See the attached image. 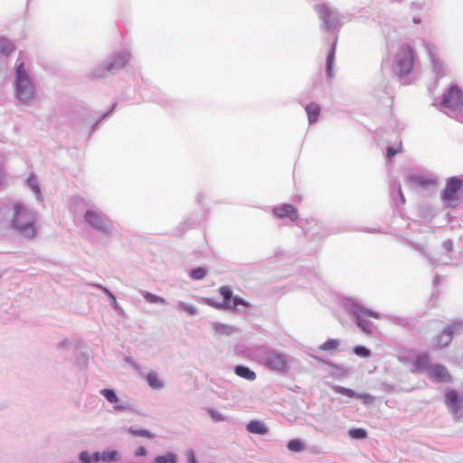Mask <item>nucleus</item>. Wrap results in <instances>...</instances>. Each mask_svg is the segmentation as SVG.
Returning <instances> with one entry per match:
<instances>
[{"mask_svg":"<svg viewBox=\"0 0 463 463\" xmlns=\"http://www.w3.org/2000/svg\"><path fill=\"white\" fill-rule=\"evenodd\" d=\"M14 214L12 227L24 237L33 239L35 237L34 216L24 205L15 203L13 205Z\"/></svg>","mask_w":463,"mask_h":463,"instance_id":"nucleus-1","label":"nucleus"},{"mask_svg":"<svg viewBox=\"0 0 463 463\" xmlns=\"http://www.w3.org/2000/svg\"><path fill=\"white\" fill-rule=\"evenodd\" d=\"M239 305L248 307L249 303L240 298H233L229 310H234Z\"/></svg>","mask_w":463,"mask_h":463,"instance_id":"nucleus-35","label":"nucleus"},{"mask_svg":"<svg viewBox=\"0 0 463 463\" xmlns=\"http://www.w3.org/2000/svg\"><path fill=\"white\" fill-rule=\"evenodd\" d=\"M128 61V53H119L116 55L111 62L104 68L98 69L92 72V79H99L107 77L109 73H113L115 70L122 69Z\"/></svg>","mask_w":463,"mask_h":463,"instance_id":"nucleus-5","label":"nucleus"},{"mask_svg":"<svg viewBox=\"0 0 463 463\" xmlns=\"http://www.w3.org/2000/svg\"><path fill=\"white\" fill-rule=\"evenodd\" d=\"M439 278L438 275H436L434 279H433L434 286H437L439 284Z\"/></svg>","mask_w":463,"mask_h":463,"instance_id":"nucleus-48","label":"nucleus"},{"mask_svg":"<svg viewBox=\"0 0 463 463\" xmlns=\"http://www.w3.org/2000/svg\"><path fill=\"white\" fill-rule=\"evenodd\" d=\"M431 365L429 354L420 353L415 356L412 371L419 373L426 372L428 373V370Z\"/></svg>","mask_w":463,"mask_h":463,"instance_id":"nucleus-15","label":"nucleus"},{"mask_svg":"<svg viewBox=\"0 0 463 463\" xmlns=\"http://www.w3.org/2000/svg\"><path fill=\"white\" fill-rule=\"evenodd\" d=\"M3 180H4L3 170L0 168V185L3 183Z\"/></svg>","mask_w":463,"mask_h":463,"instance_id":"nucleus-49","label":"nucleus"},{"mask_svg":"<svg viewBox=\"0 0 463 463\" xmlns=\"http://www.w3.org/2000/svg\"><path fill=\"white\" fill-rule=\"evenodd\" d=\"M205 275L206 270L204 268L202 267L194 269L190 273L191 278L194 279H203L205 277Z\"/></svg>","mask_w":463,"mask_h":463,"instance_id":"nucleus-33","label":"nucleus"},{"mask_svg":"<svg viewBox=\"0 0 463 463\" xmlns=\"http://www.w3.org/2000/svg\"><path fill=\"white\" fill-rule=\"evenodd\" d=\"M188 461H189V463H197V461H196V459H195V457H194V455L193 454V452H191V453L189 454Z\"/></svg>","mask_w":463,"mask_h":463,"instance_id":"nucleus-46","label":"nucleus"},{"mask_svg":"<svg viewBox=\"0 0 463 463\" xmlns=\"http://www.w3.org/2000/svg\"><path fill=\"white\" fill-rule=\"evenodd\" d=\"M441 106L449 109L459 121L463 122V92L458 85H452L442 95Z\"/></svg>","mask_w":463,"mask_h":463,"instance_id":"nucleus-4","label":"nucleus"},{"mask_svg":"<svg viewBox=\"0 0 463 463\" xmlns=\"http://www.w3.org/2000/svg\"><path fill=\"white\" fill-rule=\"evenodd\" d=\"M264 364L269 369L279 372H286L289 368V361L286 354L277 351H271L267 354Z\"/></svg>","mask_w":463,"mask_h":463,"instance_id":"nucleus-6","label":"nucleus"},{"mask_svg":"<svg viewBox=\"0 0 463 463\" xmlns=\"http://www.w3.org/2000/svg\"><path fill=\"white\" fill-rule=\"evenodd\" d=\"M129 431H130V433H132L133 435H136V436H139V437H143V438H146V439L153 438V434L150 431H148L147 430L130 429Z\"/></svg>","mask_w":463,"mask_h":463,"instance_id":"nucleus-34","label":"nucleus"},{"mask_svg":"<svg viewBox=\"0 0 463 463\" xmlns=\"http://www.w3.org/2000/svg\"><path fill=\"white\" fill-rule=\"evenodd\" d=\"M307 114L309 123H314L317 120L320 114V106L317 103H309L305 108Z\"/></svg>","mask_w":463,"mask_h":463,"instance_id":"nucleus-18","label":"nucleus"},{"mask_svg":"<svg viewBox=\"0 0 463 463\" xmlns=\"http://www.w3.org/2000/svg\"><path fill=\"white\" fill-rule=\"evenodd\" d=\"M80 458L83 463L91 462V456L87 451H82L80 455Z\"/></svg>","mask_w":463,"mask_h":463,"instance_id":"nucleus-38","label":"nucleus"},{"mask_svg":"<svg viewBox=\"0 0 463 463\" xmlns=\"http://www.w3.org/2000/svg\"><path fill=\"white\" fill-rule=\"evenodd\" d=\"M442 247L448 251H451L453 250V242L451 240H447L442 242Z\"/></svg>","mask_w":463,"mask_h":463,"instance_id":"nucleus-40","label":"nucleus"},{"mask_svg":"<svg viewBox=\"0 0 463 463\" xmlns=\"http://www.w3.org/2000/svg\"><path fill=\"white\" fill-rule=\"evenodd\" d=\"M272 212L279 219L289 218L292 222H296L298 219V210L292 204H282L275 207Z\"/></svg>","mask_w":463,"mask_h":463,"instance_id":"nucleus-13","label":"nucleus"},{"mask_svg":"<svg viewBox=\"0 0 463 463\" xmlns=\"http://www.w3.org/2000/svg\"><path fill=\"white\" fill-rule=\"evenodd\" d=\"M16 90L15 96L22 102H28L34 96V88L29 78L24 63L16 65Z\"/></svg>","mask_w":463,"mask_h":463,"instance_id":"nucleus-3","label":"nucleus"},{"mask_svg":"<svg viewBox=\"0 0 463 463\" xmlns=\"http://www.w3.org/2000/svg\"><path fill=\"white\" fill-rule=\"evenodd\" d=\"M101 460V454H99V452H96L94 453L92 456H91V461H99Z\"/></svg>","mask_w":463,"mask_h":463,"instance_id":"nucleus-44","label":"nucleus"},{"mask_svg":"<svg viewBox=\"0 0 463 463\" xmlns=\"http://www.w3.org/2000/svg\"><path fill=\"white\" fill-rule=\"evenodd\" d=\"M155 463H176V455L172 452H168L165 456L156 457Z\"/></svg>","mask_w":463,"mask_h":463,"instance_id":"nucleus-27","label":"nucleus"},{"mask_svg":"<svg viewBox=\"0 0 463 463\" xmlns=\"http://www.w3.org/2000/svg\"><path fill=\"white\" fill-rule=\"evenodd\" d=\"M287 448L288 450L293 452H300L304 450L305 445L304 443L299 439H291L288 442Z\"/></svg>","mask_w":463,"mask_h":463,"instance_id":"nucleus-25","label":"nucleus"},{"mask_svg":"<svg viewBox=\"0 0 463 463\" xmlns=\"http://www.w3.org/2000/svg\"><path fill=\"white\" fill-rule=\"evenodd\" d=\"M84 219L89 224L98 230L106 231L108 229L107 220L98 212L87 211L84 214Z\"/></svg>","mask_w":463,"mask_h":463,"instance_id":"nucleus-14","label":"nucleus"},{"mask_svg":"<svg viewBox=\"0 0 463 463\" xmlns=\"http://www.w3.org/2000/svg\"><path fill=\"white\" fill-rule=\"evenodd\" d=\"M32 187L35 193H39V188L37 186L32 184Z\"/></svg>","mask_w":463,"mask_h":463,"instance_id":"nucleus-51","label":"nucleus"},{"mask_svg":"<svg viewBox=\"0 0 463 463\" xmlns=\"http://www.w3.org/2000/svg\"><path fill=\"white\" fill-rule=\"evenodd\" d=\"M335 392L338 394L349 397V398H358L362 400H366L368 397L365 394L356 393L354 391L343 387V386H335L334 388Z\"/></svg>","mask_w":463,"mask_h":463,"instance_id":"nucleus-19","label":"nucleus"},{"mask_svg":"<svg viewBox=\"0 0 463 463\" xmlns=\"http://www.w3.org/2000/svg\"><path fill=\"white\" fill-rule=\"evenodd\" d=\"M100 393L111 403L118 402V396L113 390L102 389Z\"/></svg>","mask_w":463,"mask_h":463,"instance_id":"nucleus-31","label":"nucleus"},{"mask_svg":"<svg viewBox=\"0 0 463 463\" xmlns=\"http://www.w3.org/2000/svg\"><path fill=\"white\" fill-rule=\"evenodd\" d=\"M416 62V52L413 47L409 44L402 45L397 51L393 64L392 71L395 75L403 77L409 75Z\"/></svg>","mask_w":463,"mask_h":463,"instance_id":"nucleus-2","label":"nucleus"},{"mask_svg":"<svg viewBox=\"0 0 463 463\" xmlns=\"http://www.w3.org/2000/svg\"><path fill=\"white\" fill-rule=\"evenodd\" d=\"M412 21H413L414 24H420V19L418 18V17H413Z\"/></svg>","mask_w":463,"mask_h":463,"instance_id":"nucleus-50","label":"nucleus"},{"mask_svg":"<svg viewBox=\"0 0 463 463\" xmlns=\"http://www.w3.org/2000/svg\"><path fill=\"white\" fill-rule=\"evenodd\" d=\"M358 326L365 332H371V329L369 328L366 321H364L363 318L358 317Z\"/></svg>","mask_w":463,"mask_h":463,"instance_id":"nucleus-39","label":"nucleus"},{"mask_svg":"<svg viewBox=\"0 0 463 463\" xmlns=\"http://www.w3.org/2000/svg\"><path fill=\"white\" fill-rule=\"evenodd\" d=\"M209 412H210L212 418L215 420H224V417L222 415H221L218 412L213 411V410H211Z\"/></svg>","mask_w":463,"mask_h":463,"instance_id":"nucleus-41","label":"nucleus"},{"mask_svg":"<svg viewBox=\"0 0 463 463\" xmlns=\"http://www.w3.org/2000/svg\"><path fill=\"white\" fill-rule=\"evenodd\" d=\"M339 342L336 339H328L319 346L320 351L333 352L338 349Z\"/></svg>","mask_w":463,"mask_h":463,"instance_id":"nucleus-23","label":"nucleus"},{"mask_svg":"<svg viewBox=\"0 0 463 463\" xmlns=\"http://www.w3.org/2000/svg\"><path fill=\"white\" fill-rule=\"evenodd\" d=\"M219 293L223 298L222 303H216L210 298L205 299V303L211 307L217 308V309H228L229 310L231 304L232 302V298H233L232 290L228 287L222 286L219 288Z\"/></svg>","mask_w":463,"mask_h":463,"instance_id":"nucleus-12","label":"nucleus"},{"mask_svg":"<svg viewBox=\"0 0 463 463\" xmlns=\"http://www.w3.org/2000/svg\"><path fill=\"white\" fill-rule=\"evenodd\" d=\"M179 307L185 312H187L189 315L194 316L196 314L197 310L194 307L187 305L185 303H180Z\"/></svg>","mask_w":463,"mask_h":463,"instance_id":"nucleus-36","label":"nucleus"},{"mask_svg":"<svg viewBox=\"0 0 463 463\" xmlns=\"http://www.w3.org/2000/svg\"><path fill=\"white\" fill-rule=\"evenodd\" d=\"M144 298H145V299L146 301H148L150 303H159V304H165V299L164 298L156 296V295H154V294L149 293V292H146L144 295Z\"/></svg>","mask_w":463,"mask_h":463,"instance_id":"nucleus-32","label":"nucleus"},{"mask_svg":"<svg viewBox=\"0 0 463 463\" xmlns=\"http://www.w3.org/2000/svg\"><path fill=\"white\" fill-rule=\"evenodd\" d=\"M428 376L436 383H449L452 380L448 369L439 364H432L428 370Z\"/></svg>","mask_w":463,"mask_h":463,"instance_id":"nucleus-9","label":"nucleus"},{"mask_svg":"<svg viewBox=\"0 0 463 463\" xmlns=\"http://www.w3.org/2000/svg\"><path fill=\"white\" fill-rule=\"evenodd\" d=\"M446 404L456 417H460L463 412L462 402L455 390H449L446 392Z\"/></svg>","mask_w":463,"mask_h":463,"instance_id":"nucleus-10","label":"nucleus"},{"mask_svg":"<svg viewBox=\"0 0 463 463\" xmlns=\"http://www.w3.org/2000/svg\"><path fill=\"white\" fill-rule=\"evenodd\" d=\"M429 258V261L430 264L434 265V266H437V265H439V264H448V261H439L438 260H435V259H432L430 257H428Z\"/></svg>","mask_w":463,"mask_h":463,"instance_id":"nucleus-43","label":"nucleus"},{"mask_svg":"<svg viewBox=\"0 0 463 463\" xmlns=\"http://www.w3.org/2000/svg\"><path fill=\"white\" fill-rule=\"evenodd\" d=\"M135 455H136L137 457L146 456V449H145L144 447H139V448L137 449V451H136Z\"/></svg>","mask_w":463,"mask_h":463,"instance_id":"nucleus-42","label":"nucleus"},{"mask_svg":"<svg viewBox=\"0 0 463 463\" xmlns=\"http://www.w3.org/2000/svg\"><path fill=\"white\" fill-rule=\"evenodd\" d=\"M316 10L326 28H334L338 24L337 15L327 5H318Z\"/></svg>","mask_w":463,"mask_h":463,"instance_id":"nucleus-11","label":"nucleus"},{"mask_svg":"<svg viewBox=\"0 0 463 463\" xmlns=\"http://www.w3.org/2000/svg\"><path fill=\"white\" fill-rule=\"evenodd\" d=\"M463 182L458 176L450 177L447 180L446 186L441 193V199L445 203H450L456 199V194L462 188Z\"/></svg>","mask_w":463,"mask_h":463,"instance_id":"nucleus-8","label":"nucleus"},{"mask_svg":"<svg viewBox=\"0 0 463 463\" xmlns=\"http://www.w3.org/2000/svg\"><path fill=\"white\" fill-rule=\"evenodd\" d=\"M450 329L445 328L440 335L437 338V345L440 348L446 347L453 339L450 333Z\"/></svg>","mask_w":463,"mask_h":463,"instance_id":"nucleus-22","label":"nucleus"},{"mask_svg":"<svg viewBox=\"0 0 463 463\" xmlns=\"http://www.w3.org/2000/svg\"><path fill=\"white\" fill-rule=\"evenodd\" d=\"M446 328L450 329L449 333L453 338L455 335H459L463 331V321L455 322Z\"/></svg>","mask_w":463,"mask_h":463,"instance_id":"nucleus-28","label":"nucleus"},{"mask_svg":"<svg viewBox=\"0 0 463 463\" xmlns=\"http://www.w3.org/2000/svg\"><path fill=\"white\" fill-rule=\"evenodd\" d=\"M246 429L250 433L260 434V435L267 434L269 431L268 428L264 425V423H262L260 420H250L247 424Z\"/></svg>","mask_w":463,"mask_h":463,"instance_id":"nucleus-16","label":"nucleus"},{"mask_svg":"<svg viewBox=\"0 0 463 463\" xmlns=\"http://www.w3.org/2000/svg\"><path fill=\"white\" fill-rule=\"evenodd\" d=\"M402 143L401 140H399L394 145H388L386 147V155H385L386 161H391L393 156H395L397 154L402 153Z\"/></svg>","mask_w":463,"mask_h":463,"instance_id":"nucleus-20","label":"nucleus"},{"mask_svg":"<svg viewBox=\"0 0 463 463\" xmlns=\"http://www.w3.org/2000/svg\"><path fill=\"white\" fill-rule=\"evenodd\" d=\"M399 194H400L402 203H405V198H404V195H403V194L402 192L401 186H399Z\"/></svg>","mask_w":463,"mask_h":463,"instance_id":"nucleus-47","label":"nucleus"},{"mask_svg":"<svg viewBox=\"0 0 463 463\" xmlns=\"http://www.w3.org/2000/svg\"><path fill=\"white\" fill-rule=\"evenodd\" d=\"M354 353L355 354L359 355V356H368L370 352L367 348L364 347V346H356L354 348Z\"/></svg>","mask_w":463,"mask_h":463,"instance_id":"nucleus-37","label":"nucleus"},{"mask_svg":"<svg viewBox=\"0 0 463 463\" xmlns=\"http://www.w3.org/2000/svg\"><path fill=\"white\" fill-rule=\"evenodd\" d=\"M348 435L352 439H364L366 437V431L364 429L356 428L351 429L348 431Z\"/></svg>","mask_w":463,"mask_h":463,"instance_id":"nucleus-30","label":"nucleus"},{"mask_svg":"<svg viewBox=\"0 0 463 463\" xmlns=\"http://www.w3.org/2000/svg\"><path fill=\"white\" fill-rule=\"evenodd\" d=\"M409 181L420 187H427L431 184V181L422 175H411Z\"/></svg>","mask_w":463,"mask_h":463,"instance_id":"nucleus-24","label":"nucleus"},{"mask_svg":"<svg viewBox=\"0 0 463 463\" xmlns=\"http://www.w3.org/2000/svg\"><path fill=\"white\" fill-rule=\"evenodd\" d=\"M335 61V48L333 47L326 57V72L329 77L333 76V65Z\"/></svg>","mask_w":463,"mask_h":463,"instance_id":"nucleus-26","label":"nucleus"},{"mask_svg":"<svg viewBox=\"0 0 463 463\" xmlns=\"http://www.w3.org/2000/svg\"><path fill=\"white\" fill-rule=\"evenodd\" d=\"M235 373L244 379L253 381L256 378V373L248 367L239 365L235 368Z\"/></svg>","mask_w":463,"mask_h":463,"instance_id":"nucleus-21","label":"nucleus"},{"mask_svg":"<svg viewBox=\"0 0 463 463\" xmlns=\"http://www.w3.org/2000/svg\"><path fill=\"white\" fill-rule=\"evenodd\" d=\"M102 289L109 296V298L112 299L113 302H116L115 296L109 289H107L105 288H103Z\"/></svg>","mask_w":463,"mask_h":463,"instance_id":"nucleus-45","label":"nucleus"},{"mask_svg":"<svg viewBox=\"0 0 463 463\" xmlns=\"http://www.w3.org/2000/svg\"><path fill=\"white\" fill-rule=\"evenodd\" d=\"M146 379L149 387L154 390H160L164 387V382L160 380L158 374L154 371L148 372Z\"/></svg>","mask_w":463,"mask_h":463,"instance_id":"nucleus-17","label":"nucleus"},{"mask_svg":"<svg viewBox=\"0 0 463 463\" xmlns=\"http://www.w3.org/2000/svg\"><path fill=\"white\" fill-rule=\"evenodd\" d=\"M119 459V455L116 450L104 451L101 454L102 461H117Z\"/></svg>","mask_w":463,"mask_h":463,"instance_id":"nucleus-29","label":"nucleus"},{"mask_svg":"<svg viewBox=\"0 0 463 463\" xmlns=\"http://www.w3.org/2000/svg\"><path fill=\"white\" fill-rule=\"evenodd\" d=\"M422 44L430 57L435 73L438 77H443L446 74V66L443 64L438 55L437 47L434 44L423 40Z\"/></svg>","mask_w":463,"mask_h":463,"instance_id":"nucleus-7","label":"nucleus"}]
</instances>
